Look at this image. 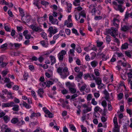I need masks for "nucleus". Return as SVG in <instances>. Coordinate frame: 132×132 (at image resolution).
I'll list each match as a JSON object with an SVG mask.
<instances>
[{
  "instance_id": "f257e3e1",
  "label": "nucleus",
  "mask_w": 132,
  "mask_h": 132,
  "mask_svg": "<svg viewBox=\"0 0 132 132\" xmlns=\"http://www.w3.org/2000/svg\"><path fill=\"white\" fill-rule=\"evenodd\" d=\"M57 72L61 76V78L64 79L69 75V73L68 68L65 67L62 69L60 67H59L57 69Z\"/></svg>"
},
{
  "instance_id": "f03ea898",
  "label": "nucleus",
  "mask_w": 132,
  "mask_h": 132,
  "mask_svg": "<svg viewBox=\"0 0 132 132\" xmlns=\"http://www.w3.org/2000/svg\"><path fill=\"white\" fill-rule=\"evenodd\" d=\"M11 122L12 124H16L17 126L20 127L25 124V122L22 117L19 120L17 117L13 118L11 120Z\"/></svg>"
},
{
  "instance_id": "7ed1b4c3",
  "label": "nucleus",
  "mask_w": 132,
  "mask_h": 132,
  "mask_svg": "<svg viewBox=\"0 0 132 132\" xmlns=\"http://www.w3.org/2000/svg\"><path fill=\"white\" fill-rule=\"evenodd\" d=\"M29 27L33 31L35 32H40L44 31L40 27L36 25L32 24L29 26Z\"/></svg>"
},
{
  "instance_id": "20e7f679",
  "label": "nucleus",
  "mask_w": 132,
  "mask_h": 132,
  "mask_svg": "<svg viewBox=\"0 0 132 132\" xmlns=\"http://www.w3.org/2000/svg\"><path fill=\"white\" fill-rule=\"evenodd\" d=\"M117 29L114 27H112L107 31L112 36L115 37L117 35Z\"/></svg>"
},
{
  "instance_id": "39448f33",
  "label": "nucleus",
  "mask_w": 132,
  "mask_h": 132,
  "mask_svg": "<svg viewBox=\"0 0 132 132\" xmlns=\"http://www.w3.org/2000/svg\"><path fill=\"white\" fill-rule=\"evenodd\" d=\"M67 54V51L64 50H61L58 54L57 57L60 61H62L64 56Z\"/></svg>"
},
{
  "instance_id": "423d86ee",
  "label": "nucleus",
  "mask_w": 132,
  "mask_h": 132,
  "mask_svg": "<svg viewBox=\"0 0 132 132\" xmlns=\"http://www.w3.org/2000/svg\"><path fill=\"white\" fill-rule=\"evenodd\" d=\"M48 30L49 32V34L50 35L49 37H52V35H54L56 34L58 31V30L57 28H53L52 26L50 27Z\"/></svg>"
},
{
  "instance_id": "0eeeda50",
  "label": "nucleus",
  "mask_w": 132,
  "mask_h": 132,
  "mask_svg": "<svg viewBox=\"0 0 132 132\" xmlns=\"http://www.w3.org/2000/svg\"><path fill=\"white\" fill-rule=\"evenodd\" d=\"M113 4L115 5L114 8L117 10H119L121 12H123L124 9L122 7V5L120 4L117 5V3L115 1L113 2Z\"/></svg>"
},
{
  "instance_id": "6e6552de",
  "label": "nucleus",
  "mask_w": 132,
  "mask_h": 132,
  "mask_svg": "<svg viewBox=\"0 0 132 132\" xmlns=\"http://www.w3.org/2000/svg\"><path fill=\"white\" fill-rule=\"evenodd\" d=\"M13 102H8L3 103H2V108H5L12 107Z\"/></svg>"
},
{
  "instance_id": "1a4fd4ad",
  "label": "nucleus",
  "mask_w": 132,
  "mask_h": 132,
  "mask_svg": "<svg viewBox=\"0 0 132 132\" xmlns=\"http://www.w3.org/2000/svg\"><path fill=\"white\" fill-rule=\"evenodd\" d=\"M89 10L92 14V15H95L97 11L96 9L92 5H90L89 7Z\"/></svg>"
},
{
  "instance_id": "9d476101",
  "label": "nucleus",
  "mask_w": 132,
  "mask_h": 132,
  "mask_svg": "<svg viewBox=\"0 0 132 132\" xmlns=\"http://www.w3.org/2000/svg\"><path fill=\"white\" fill-rule=\"evenodd\" d=\"M130 29L129 26L127 25H123L122 22L121 24V30L122 31L126 32L128 31Z\"/></svg>"
},
{
  "instance_id": "9b49d317",
  "label": "nucleus",
  "mask_w": 132,
  "mask_h": 132,
  "mask_svg": "<svg viewBox=\"0 0 132 132\" xmlns=\"http://www.w3.org/2000/svg\"><path fill=\"white\" fill-rule=\"evenodd\" d=\"M120 21V20L119 19L114 18L112 21L113 26L117 27H118Z\"/></svg>"
},
{
  "instance_id": "f8f14e48",
  "label": "nucleus",
  "mask_w": 132,
  "mask_h": 132,
  "mask_svg": "<svg viewBox=\"0 0 132 132\" xmlns=\"http://www.w3.org/2000/svg\"><path fill=\"white\" fill-rule=\"evenodd\" d=\"M30 17L29 16H27L25 17L22 16L21 18V20L23 23L28 22L30 20Z\"/></svg>"
},
{
  "instance_id": "ddd939ff",
  "label": "nucleus",
  "mask_w": 132,
  "mask_h": 132,
  "mask_svg": "<svg viewBox=\"0 0 132 132\" xmlns=\"http://www.w3.org/2000/svg\"><path fill=\"white\" fill-rule=\"evenodd\" d=\"M49 59H50L51 62V65H53L56 62V59L54 56L51 55L49 57Z\"/></svg>"
},
{
  "instance_id": "4468645a",
  "label": "nucleus",
  "mask_w": 132,
  "mask_h": 132,
  "mask_svg": "<svg viewBox=\"0 0 132 132\" xmlns=\"http://www.w3.org/2000/svg\"><path fill=\"white\" fill-rule=\"evenodd\" d=\"M13 104H12V107H13L12 110L14 111H17L19 110V106L18 104H15L13 102Z\"/></svg>"
},
{
  "instance_id": "2eb2a0df",
  "label": "nucleus",
  "mask_w": 132,
  "mask_h": 132,
  "mask_svg": "<svg viewBox=\"0 0 132 132\" xmlns=\"http://www.w3.org/2000/svg\"><path fill=\"white\" fill-rule=\"evenodd\" d=\"M10 117L7 115L5 116L3 118L4 122L6 123H7L10 120Z\"/></svg>"
},
{
  "instance_id": "dca6fc26",
  "label": "nucleus",
  "mask_w": 132,
  "mask_h": 132,
  "mask_svg": "<svg viewBox=\"0 0 132 132\" xmlns=\"http://www.w3.org/2000/svg\"><path fill=\"white\" fill-rule=\"evenodd\" d=\"M44 94V91L43 89L42 88H40L39 89L38 92V95H39L40 97H43V95Z\"/></svg>"
},
{
  "instance_id": "f3484780",
  "label": "nucleus",
  "mask_w": 132,
  "mask_h": 132,
  "mask_svg": "<svg viewBox=\"0 0 132 132\" xmlns=\"http://www.w3.org/2000/svg\"><path fill=\"white\" fill-rule=\"evenodd\" d=\"M98 55H101L103 59V60H106L109 58L108 56H106L105 55L102 53H99L97 54Z\"/></svg>"
},
{
  "instance_id": "a211bd4d",
  "label": "nucleus",
  "mask_w": 132,
  "mask_h": 132,
  "mask_svg": "<svg viewBox=\"0 0 132 132\" xmlns=\"http://www.w3.org/2000/svg\"><path fill=\"white\" fill-rule=\"evenodd\" d=\"M95 82L97 85L101 84L102 82V80L101 78L100 77H96L95 80Z\"/></svg>"
},
{
  "instance_id": "6ab92c4d",
  "label": "nucleus",
  "mask_w": 132,
  "mask_h": 132,
  "mask_svg": "<svg viewBox=\"0 0 132 132\" xmlns=\"http://www.w3.org/2000/svg\"><path fill=\"white\" fill-rule=\"evenodd\" d=\"M75 51L74 49H70L68 52V56H75Z\"/></svg>"
},
{
  "instance_id": "aec40b11",
  "label": "nucleus",
  "mask_w": 132,
  "mask_h": 132,
  "mask_svg": "<svg viewBox=\"0 0 132 132\" xmlns=\"http://www.w3.org/2000/svg\"><path fill=\"white\" fill-rule=\"evenodd\" d=\"M92 110V108L89 107H88L86 109H84L82 110V113H86L88 112H90Z\"/></svg>"
},
{
  "instance_id": "412c9836",
  "label": "nucleus",
  "mask_w": 132,
  "mask_h": 132,
  "mask_svg": "<svg viewBox=\"0 0 132 132\" xmlns=\"http://www.w3.org/2000/svg\"><path fill=\"white\" fill-rule=\"evenodd\" d=\"M113 131V132H119V128L118 127V125H114Z\"/></svg>"
},
{
  "instance_id": "4be33fe9",
  "label": "nucleus",
  "mask_w": 132,
  "mask_h": 132,
  "mask_svg": "<svg viewBox=\"0 0 132 132\" xmlns=\"http://www.w3.org/2000/svg\"><path fill=\"white\" fill-rule=\"evenodd\" d=\"M39 86H40L41 87L44 88H45L47 87L46 83L45 82H40L39 83Z\"/></svg>"
},
{
  "instance_id": "5701e85b",
  "label": "nucleus",
  "mask_w": 132,
  "mask_h": 132,
  "mask_svg": "<svg viewBox=\"0 0 132 132\" xmlns=\"http://www.w3.org/2000/svg\"><path fill=\"white\" fill-rule=\"evenodd\" d=\"M91 65L93 67H95L98 64V62L95 60L91 62L90 63Z\"/></svg>"
},
{
  "instance_id": "b1692460",
  "label": "nucleus",
  "mask_w": 132,
  "mask_h": 132,
  "mask_svg": "<svg viewBox=\"0 0 132 132\" xmlns=\"http://www.w3.org/2000/svg\"><path fill=\"white\" fill-rule=\"evenodd\" d=\"M18 9L20 13V15L22 17L24 16L25 15V13L23 12V10L20 7H19Z\"/></svg>"
},
{
  "instance_id": "393cba45",
  "label": "nucleus",
  "mask_w": 132,
  "mask_h": 132,
  "mask_svg": "<svg viewBox=\"0 0 132 132\" xmlns=\"http://www.w3.org/2000/svg\"><path fill=\"white\" fill-rule=\"evenodd\" d=\"M128 44L127 43H125L122 45L121 48L122 50L126 49L128 48Z\"/></svg>"
},
{
  "instance_id": "a878e982",
  "label": "nucleus",
  "mask_w": 132,
  "mask_h": 132,
  "mask_svg": "<svg viewBox=\"0 0 132 132\" xmlns=\"http://www.w3.org/2000/svg\"><path fill=\"white\" fill-rule=\"evenodd\" d=\"M99 70L98 69H95L94 70V72L95 75L97 77L100 76V73L99 72Z\"/></svg>"
},
{
  "instance_id": "bb28decb",
  "label": "nucleus",
  "mask_w": 132,
  "mask_h": 132,
  "mask_svg": "<svg viewBox=\"0 0 132 132\" xmlns=\"http://www.w3.org/2000/svg\"><path fill=\"white\" fill-rule=\"evenodd\" d=\"M23 106L27 109H29L31 108V106L27 104L26 102L23 101L22 104Z\"/></svg>"
},
{
  "instance_id": "cd10ccee",
  "label": "nucleus",
  "mask_w": 132,
  "mask_h": 132,
  "mask_svg": "<svg viewBox=\"0 0 132 132\" xmlns=\"http://www.w3.org/2000/svg\"><path fill=\"white\" fill-rule=\"evenodd\" d=\"M69 90L71 93L75 94L76 92V90L75 88L70 87Z\"/></svg>"
},
{
  "instance_id": "c85d7f7f",
  "label": "nucleus",
  "mask_w": 132,
  "mask_h": 132,
  "mask_svg": "<svg viewBox=\"0 0 132 132\" xmlns=\"http://www.w3.org/2000/svg\"><path fill=\"white\" fill-rule=\"evenodd\" d=\"M40 34L42 37L45 39L47 40V37L46 34L43 31Z\"/></svg>"
},
{
  "instance_id": "c756f323",
  "label": "nucleus",
  "mask_w": 132,
  "mask_h": 132,
  "mask_svg": "<svg viewBox=\"0 0 132 132\" xmlns=\"http://www.w3.org/2000/svg\"><path fill=\"white\" fill-rule=\"evenodd\" d=\"M59 35L63 36V37H65L66 35L65 32L61 30L59 31V34H58Z\"/></svg>"
},
{
  "instance_id": "7c9ffc66",
  "label": "nucleus",
  "mask_w": 132,
  "mask_h": 132,
  "mask_svg": "<svg viewBox=\"0 0 132 132\" xmlns=\"http://www.w3.org/2000/svg\"><path fill=\"white\" fill-rule=\"evenodd\" d=\"M53 83L52 81L50 80H47V84H46V86L48 87H50V85H53Z\"/></svg>"
},
{
  "instance_id": "2f4dec72",
  "label": "nucleus",
  "mask_w": 132,
  "mask_h": 132,
  "mask_svg": "<svg viewBox=\"0 0 132 132\" xmlns=\"http://www.w3.org/2000/svg\"><path fill=\"white\" fill-rule=\"evenodd\" d=\"M67 10H68V12H71V10L72 8V4L71 3H68L67 4Z\"/></svg>"
},
{
  "instance_id": "473e14b6",
  "label": "nucleus",
  "mask_w": 132,
  "mask_h": 132,
  "mask_svg": "<svg viewBox=\"0 0 132 132\" xmlns=\"http://www.w3.org/2000/svg\"><path fill=\"white\" fill-rule=\"evenodd\" d=\"M87 87L86 85L85 84H84L80 88V90L81 92H83L84 91L85 89Z\"/></svg>"
},
{
  "instance_id": "72a5a7b5",
  "label": "nucleus",
  "mask_w": 132,
  "mask_h": 132,
  "mask_svg": "<svg viewBox=\"0 0 132 132\" xmlns=\"http://www.w3.org/2000/svg\"><path fill=\"white\" fill-rule=\"evenodd\" d=\"M83 75V72H79L75 77L76 78H78L79 79H82V77Z\"/></svg>"
},
{
  "instance_id": "f704fd0d",
  "label": "nucleus",
  "mask_w": 132,
  "mask_h": 132,
  "mask_svg": "<svg viewBox=\"0 0 132 132\" xmlns=\"http://www.w3.org/2000/svg\"><path fill=\"white\" fill-rule=\"evenodd\" d=\"M4 29L6 31H10L9 26L6 25L5 24L4 25Z\"/></svg>"
},
{
  "instance_id": "c9c22d12",
  "label": "nucleus",
  "mask_w": 132,
  "mask_h": 132,
  "mask_svg": "<svg viewBox=\"0 0 132 132\" xmlns=\"http://www.w3.org/2000/svg\"><path fill=\"white\" fill-rule=\"evenodd\" d=\"M91 103L92 104L94 105H96L97 104V102L95 100L94 98L92 99Z\"/></svg>"
},
{
  "instance_id": "e433bc0d",
  "label": "nucleus",
  "mask_w": 132,
  "mask_h": 132,
  "mask_svg": "<svg viewBox=\"0 0 132 132\" xmlns=\"http://www.w3.org/2000/svg\"><path fill=\"white\" fill-rule=\"evenodd\" d=\"M69 127L71 130L74 131H76V128L72 124H69Z\"/></svg>"
},
{
  "instance_id": "4c0bfd02",
  "label": "nucleus",
  "mask_w": 132,
  "mask_h": 132,
  "mask_svg": "<svg viewBox=\"0 0 132 132\" xmlns=\"http://www.w3.org/2000/svg\"><path fill=\"white\" fill-rule=\"evenodd\" d=\"M82 132H87V128L84 127L83 125L80 126Z\"/></svg>"
},
{
  "instance_id": "58836bf2",
  "label": "nucleus",
  "mask_w": 132,
  "mask_h": 132,
  "mask_svg": "<svg viewBox=\"0 0 132 132\" xmlns=\"http://www.w3.org/2000/svg\"><path fill=\"white\" fill-rule=\"evenodd\" d=\"M101 105L104 108L106 107L107 106V103L106 101L105 100L103 101L101 103Z\"/></svg>"
},
{
  "instance_id": "ea45409f",
  "label": "nucleus",
  "mask_w": 132,
  "mask_h": 132,
  "mask_svg": "<svg viewBox=\"0 0 132 132\" xmlns=\"http://www.w3.org/2000/svg\"><path fill=\"white\" fill-rule=\"evenodd\" d=\"M6 113L3 111L0 110V118H3L5 115Z\"/></svg>"
},
{
  "instance_id": "a19ab883",
  "label": "nucleus",
  "mask_w": 132,
  "mask_h": 132,
  "mask_svg": "<svg viewBox=\"0 0 132 132\" xmlns=\"http://www.w3.org/2000/svg\"><path fill=\"white\" fill-rule=\"evenodd\" d=\"M41 4L44 6H46L49 4V3L47 2H46L45 1H42L41 2Z\"/></svg>"
},
{
  "instance_id": "79ce46f5",
  "label": "nucleus",
  "mask_w": 132,
  "mask_h": 132,
  "mask_svg": "<svg viewBox=\"0 0 132 132\" xmlns=\"http://www.w3.org/2000/svg\"><path fill=\"white\" fill-rule=\"evenodd\" d=\"M60 101L62 104V106L63 108H64L66 106V105L65 103L64 100V99H61L60 100Z\"/></svg>"
},
{
  "instance_id": "37998d69",
  "label": "nucleus",
  "mask_w": 132,
  "mask_h": 132,
  "mask_svg": "<svg viewBox=\"0 0 132 132\" xmlns=\"http://www.w3.org/2000/svg\"><path fill=\"white\" fill-rule=\"evenodd\" d=\"M31 93L32 96H33L34 99L36 100H37L35 92L32 90L31 91Z\"/></svg>"
},
{
  "instance_id": "c03bdc74",
  "label": "nucleus",
  "mask_w": 132,
  "mask_h": 132,
  "mask_svg": "<svg viewBox=\"0 0 132 132\" xmlns=\"http://www.w3.org/2000/svg\"><path fill=\"white\" fill-rule=\"evenodd\" d=\"M23 77L25 80H27L28 77V73L27 72H24L23 75Z\"/></svg>"
},
{
  "instance_id": "a18cd8bd",
  "label": "nucleus",
  "mask_w": 132,
  "mask_h": 132,
  "mask_svg": "<svg viewBox=\"0 0 132 132\" xmlns=\"http://www.w3.org/2000/svg\"><path fill=\"white\" fill-rule=\"evenodd\" d=\"M102 17L101 16H96L94 18V19L96 21L100 20L102 19Z\"/></svg>"
},
{
  "instance_id": "49530a36",
  "label": "nucleus",
  "mask_w": 132,
  "mask_h": 132,
  "mask_svg": "<svg viewBox=\"0 0 132 132\" xmlns=\"http://www.w3.org/2000/svg\"><path fill=\"white\" fill-rule=\"evenodd\" d=\"M129 72L127 74L129 78H132V69H130L129 70Z\"/></svg>"
},
{
  "instance_id": "de8ad7c7",
  "label": "nucleus",
  "mask_w": 132,
  "mask_h": 132,
  "mask_svg": "<svg viewBox=\"0 0 132 132\" xmlns=\"http://www.w3.org/2000/svg\"><path fill=\"white\" fill-rule=\"evenodd\" d=\"M40 43L42 45L45 47H47L48 46L46 45L44 40H42L40 41Z\"/></svg>"
},
{
  "instance_id": "09e8293b",
  "label": "nucleus",
  "mask_w": 132,
  "mask_h": 132,
  "mask_svg": "<svg viewBox=\"0 0 132 132\" xmlns=\"http://www.w3.org/2000/svg\"><path fill=\"white\" fill-rule=\"evenodd\" d=\"M78 96L79 95L77 93H75L74 94L71 96L70 99V100H72Z\"/></svg>"
},
{
  "instance_id": "8fccbe9b",
  "label": "nucleus",
  "mask_w": 132,
  "mask_h": 132,
  "mask_svg": "<svg viewBox=\"0 0 132 132\" xmlns=\"http://www.w3.org/2000/svg\"><path fill=\"white\" fill-rule=\"evenodd\" d=\"M62 93L63 94H67L68 92V90L65 89L64 88L61 90Z\"/></svg>"
},
{
  "instance_id": "3c124183",
  "label": "nucleus",
  "mask_w": 132,
  "mask_h": 132,
  "mask_svg": "<svg viewBox=\"0 0 132 132\" xmlns=\"http://www.w3.org/2000/svg\"><path fill=\"white\" fill-rule=\"evenodd\" d=\"M51 22L52 24H55L56 23H57V24L58 23V20L57 19H53V20Z\"/></svg>"
},
{
  "instance_id": "603ef678",
  "label": "nucleus",
  "mask_w": 132,
  "mask_h": 132,
  "mask_svg": "<svg viewBox=\"0 0 132 132\" xmlns=\"http://www.w3.org/2000/svg\"><path fill=\"white\" fill-rule=\"evenodd\" d=\"M91 59L93 60L95 57L96 56V54L94 52H92L91 53Z\"/></svg>"
},
{
  "instance_id": "864d4df0",
  "label": "nucleus",
  "mask_w": 132,
  "mask_h": 132,
  "mask_svg": "<svg viewBox=\"0 0 132 132\" xmlns=\"http://www.w3.org/2000/svg\"><path fill=\"white\" fill-rule=\"evenodd\" d=\"M8 71L6 70H3L1 74L4 77L8 73Z\"/></svg>"
},
{
  "instance_id": "5fc2aeb1",
  "label": "nucleus",
  "mask_w": 132,
  "mask_h": 132,
  "mask_svg": "<svg viewBox=\"0 0 132 132\" xmlns=\"http://www.w3.org/2000/svg\"><path fill=\"white\" fill-rule=\"evenodd\" d=\"M75 19L77 20H79L80 18V13H79L77 14H76L75 15Z\"/></svg>"
},
{
  "instance_id": "6e6d98bb",
  "label": "nucleus",
  "mask_w": 132,
  "mask_h": 132,
  "mask_svg": "<svg viewBox=\"0 0 132 132\" xmlns=\"http://www.w3.org/2000/svg\"><path fill=\"white\" fill-rule=\"evenodd\" d=\"M80 14L81 16H82L84 17H85L86 16V14L84 10H83L81 11Z\"/></svg>"
},
{
  "instance_id": "4d7b16f0",
  "label": "nucleus",
  "mask_w": 132,
  "mask_h": 132,
  "mask_svg": "<svg viewBox=\"0 0 132 132\" xmlns=\"http://www.w3.org/2000/svg\"><path fill=\"white\" fill-rule=\"evenodd\" d=\"M118 57H123L124 55L121 53L117 52L116 54Z\"/></svg>"
},
{
  "instance_id": "13d9d810",
  "label": "nucleus",
  "mask_w": 132,
  "mask_h": 132,
  "mask_svg": "<svg viewBox=\"0 0 132 132\" xmlns=\"http://www.w3.org/2000/svg\"><path fill=\"white\" fill-rule=\"evenodd\" d=\"M113 122L114 124V125H118L117 122V118L116 117H114L113 119Z\"/></svg>"
},
{
  "instance_id": "bf43d9fd",
  "label": "nucleus",
  "mask_w": 132,
  "mask_h": 132,
  "mask_svg": "<svg viewBox=\"0 0 132 132\" xmlns=\"http://www.w3.org/2000/svg\"><path fill=\"white\" fill-rule=\"evenodd\" d=\"M123 94L122 93H120L118 95V97L119 99H121L123 97Z\"/></svg>"
},
{
  "instance_id": "052dcab7",
  "label": "nucleus",
  "mask_w": 132,
  "mask_h": 132,
  "mask_svg": "<svg viewBox=\"0 0 132 132\" xmlns=\"http://www.w3.org/2000/svg\"><path fill=\"white\" fill-rule=\"evenodd\" d=\"M94 97L96 98H97L100 96V94L99 93H95L94 94Z\"/></svg>"
},
{
  "instance_id": "680f3d73",
  "label": "nucleus",
  "mask_w": 132,
  "mask_h": 132,
  "mask_svg": "<svg viewBox=\"0 0 132 132\" xmlns=\"http://www.w3.org/2000/svg\"><path fill=\"white\" fill-rule=\"evenodd\" d=\"M92 98V95L91 94H88L87 96V99L88 101H89Z\"/></svg>"
},
{
  "instance_id": "e2e57ef3",
  "label": "nucleus",
  "mask_w": 132,
  "mask_h": 132,
  "mask_svg": "<svg viewBox=\"0 0 132 132\" xmlns=\"http://www.w3.org/2000/svg\"><path fill=\"white\" fill-rule=\"evenodd\" d=\"M76 51L78 53H80L81 52V49L80 46H79L76 48Z\"/></svg>"
},
{
  "instance_id": "0e129e2a",
  "label": "nucleus",
  "mask_w": 132,
  "mask_h": 132,
  "mask_svg": "<svg viewBox=\"0 0 132 132\" xmlns=\"http://www.w3.org/2000/svg\"><path fill=\"white\" fill-rule=\"evenodd\" d=\"M100 108L98 106H96L94 109V112H97L100 109Z\"/></svg>"
},
{
  "instance_id": "69168bd1",
  "label": "nucleus",
  "mask_w": 132,
  "mask_h": 132,
  "mask_svg": "<svg viewBox=\"0 0 132 132\" xmlns=\"http://www.w3.org/2000/svg\"><path fill=\"white\" fill-rule=\"evenodd\" d=\"M130 13L126 12L125 14V19H127L129 18L130 17Z\"/></svg>"
},
{
  "instance_id": "338daca9",
  "label": "nucleus",
  "mask_w": 132,
  "mask_h": 132,
  "mask_svg": "<svg viewBox=\"0 0 132 132\" xmlns=\"http://www.w3.org/2000/svg\"><path fill=\"white\" fill-rule=\"evenodd\" d=\"M43 110L44 112L46 114L49 113L50 111L46 107H44L43 108Z\"/></svg>"
},
{
  "instance_id": "774afa93",
  "label": "nucleus",
  "mask_w": 132,
  "mask_h": 132,
  "mask_svg": "<svg viewBox=\"0 0 132 132\" xmlns=\"http://www.w3.org/2000/svg\"><path fill=\"white\" fill-rule=\"evenodd\" d=\"M44 60V58L42 56H41L38 59V60L40 63H42Z\"/></svg>"
}]
</instances>
